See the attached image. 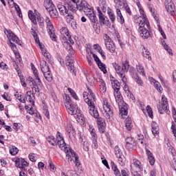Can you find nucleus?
Returning <instances> with one entry per match:
<instances>
[{"label": "nucleus", "mask_w": 176, "mask_h": 176, "mask_svg": "<svg viewBox=\"0 0 176 176\" xmlns=\"http://www.w3.org/2000/svg\"><path fill=\"white\" fill-rule=\"evenodd\" d=\"M56 145H58L59 148L66 153V160H67V162H72L73 160L76 167H79L80 166L79 157H78L74 150L68 147H65L64 138H61L60 135L57 137Z\"/></svg>", "instance_id": "nucleus-1"}, {"label": "nucleus", "mask_w": 176, "mask_h": 176, "mask_svg": "<svg viewBox=\"0 0 176 176\" xmlns=\"http://www.w3.org/2000/svg\"><path fill=\"white\" fill-rule=\"evenodd\" d=\"M135 24H138V32L143 39H148V38H151L152 32L151 31V25L149 24L148 19L138 17L135 19Z\"/></svg>", "instance_id": "nucleus-2"}, {"label": "nucleus", "mask_w": 176, "mask_h": 176, "mask_svg": "<svg viewBox=\"0 0 176 176\" xmlns=\"http://www.w3.org/2000/svg\"><path fill=\"white\" fill-rule=\"evenodd\" d=\"M113 67L116 71L118 75H119V76L121 78L123 83L126 85V83H127V78H126V75H124V74H126V72L129 71V68L130 67V65H129V62H124V63H122V67H120V65H119L116 63H113Z\"/></svg>", "instance_id": "nucleus-3"}, {"label": "nucleus", "mask_w": 176, "mask_h": 176, "mask_svg": "<svg viewBox=\"0 0 176 176\" xmlns=\"http://www.w3.org/2000/svg\"><path fill=\"white\" fill-rule=\"evenodd\" d=\"M89 95L87 92L83 93V97L85 98V101L86 104L88 105L89 108V112L91 115V116H93V118H95V119H98V116L100 115L98 114V111H97V109H96V106L94 105V102L87 97Z\"/></svg>", "instance_id": "nucleus-4"}, {"label": "nucleus", "mask_w": 176, "mask_h": 176, "mask_svg": "<svg viewBox=\"0 0 176 176\" xmlns=\"http://www.w3.org/2000/svg\"><path fill=\"white\" fill-rule=\"evenodd\" d=\"M111 86L113 89L114 94L113 96L115 97L116 102H120L122 100H123V97L122 96V94H120V82L118 81V80H116L113 77H112V79L111 80Z\"/></svg>", "instance_id": "nucleus-5"}, {"label": "nucleus", "mask_w": 176, "mask_h": 176, "mask_svg": "<svg viewBox=\"0 0 176 176\" xmlns=\"http://www.w3.org/2000/svg\"><path fill=\"white\" fill-rule=\"evenodd\" d=\"M7 37L10 41V46L12 50H14V48L16 49V44L13 43V42L21 46V41L11 30H7Z\"/></svg>", "instance_id": "nucleus-6"}, {"label": "nucleus", "mask_w": 176, "mask_h": 176, "mask_svg": "<svg viewBox=\"0 0 176 176\" xmlns=\"http://www.w3.org/2000/svg\"><path fill=\"white\" fill-rule=\"evenodd\" d=\"M158 112L163 115L164 112H166L167 115H170V111H168V101L164 95L162 96V103L157 105Z\"/></svg>", "instance_id": "nucleus-7"}, {"label": "nucleus", "mask_w": 176, "mask_h": 176, "mask_svg": "<svg viewBox=\"0 0 176 176\" xmlns=\"http://www.w3.org/2000/svg\"><path fill=\"white\" fill-rule=\"evenodd\" d=\"M103 101V115L107 119H111L113 116V112L111 110V104L108 102V99L104 98Z\"/></svg>", "instance_id": "nucleus-8"}, {"label": "nucleus", "mask_w": 176, "mask_h": 176, "mask_svg": "<svg viewBox=\"0 0 176 176\" xmlns=\"http://www.w3.org/2000/svg\"><path fill=\"white\" fill-rule=\"evenodd\" d=\"M103 38L104 41V44L107 50H109L110 53H115L116 50V47L115 46V43L113 42L112 39L108 34H104L103 35Z\"/></svg>", "instance_id": "nucleus-9"}, {"label": "nucleus", "mask_w": 176, "mask_h": 176, "mask_svg": "<svg viewBox=\"0 0 176 176\" xmlns=\"http://www.w3.org/2000/svg\"><path fill=\"white\" fill-rule=\"evenodd\" d=\"M76 8L78 10H83L85 13L91 12V8L89 7V3L86 1H81L80 2L76 3Z\"/></svg>", "instance_id": "nucleus-10"}, {"label": "nucleus", "mask_w": 176, "mask_h": 176, "mask_svg": "<svg viewBox=\"0 0 176 176\" xmlns=\"http://www.w3.org/2000/svg\"><path fill=\"white\" fill-rule=\"evenodd\" d=\"M165 8L172 16L175 14V5L173 3V0H165Z\"/></svg>", "instance_id": "nucleus-11"}, {"label": "nucleus", "mask_w": 176, "mask_h": 176, "mask_svg": "<svg viewBox=\"0 0 176 176\" xmlns=\"http://www.w3.org/2000/svg\"><path fill=\"white\" fill-rule=\"evenodd\" d=\"M89 130L92 137L91 140L93 141V146L95 149H97V148H98V144L97 143V134L96 133V129L89 128Z\"/></svg>", "instance_id": "nucleus-12"}, {"label": "nucleus", "mask_w": 176, "mask_h": 176, "mask_svg": "<svg viewBox=\"0 0 176 176\" xmlns=\"http://www.w3.org/2000/svg\"><path fill=\"white\" fill-rule=\"evenodd\" d=\"M15 166L19 168H24L25 167H28V162L23 158H17L15 161Z\"/></svg>", "instance_id": "nucleus-13"}, {"label": "nucleus", "mask_w": 176, "mask_h": 176, "mask_svg": "<svg viewBox=\"0 0 176 176\" xmlns=\"http://www.w3.org/2000/svg\"><path fill=\"white\" fill-rule=\"evenodd\" d=\"M65 108L69 115H76V113H78V109H76V106L72 104H66Z\"/></svg>", "instance_id": "nucleus-14"}, {"label": "nucleus", "mask_w": 176, "mask_h": 176, "mask_svg": "<svg viewBox=\"0 0 176 176\" xmlns=\"http://www.w3.org/2000/svg\"><path fill=\"white\" fill-rule=\"evenodd\" d=\"M65 5L68 13H76V7H75V4H74L72 1H69L66 3Z\"/></svg>", "instance_id": "nucleus-15"}, {"label": "nucleus", "mask_w": 176, "mask_h": 176, "mask_svg": "<svg viewBox=\"0 0 176 176\" xmlns=\"http://www.w3.org/2000/svg\"><path fill=\"white\" fill-rule=\"evenodd\" d=\"M57 8L61 16H65V14L68 13V10L67 9L66 4L63 5L61 3H59L58 4Z\"/></svg>", "instance_id": "nucleus-16"}, {"label": "nucleus", "mask_w": 176, "mask_h": 176, "mask_svg": "<svg viewBox=\"0 0 176 176\" xmlns=\"http://www.w3.org/2000/svg\"><path fill=\"white\" fill-rule=\"evenodd\" d=\"M66 41H67V45H69V50L68 53H69L71 55L74 54L75 52L74 51V49H72V46L71 45H74L75 42L74 40L71 38V35H69V38H65Z\"/></svg>", "instance_id": "nucleus-17"}, {"label": "nucleus", "mask_w": 176, "mask_h": 176, "mask_svg": "<svg viewBox=\"0 0 176 176\" xmlns=\"http://www.w3.org/2000/svg\"><path fill=\"white\" fill-rule=\"evenodd\" d=\"M98 82H99L100 86V91L102 94H105L107 93V87L105 85V82L102 79H98Z\"/></svg>", "instance_id": "nucleus-18"}, {"label": "nucleus", "mask_w": 176, "mask_h": 176, "mask_svg": "<svg viewBox=\"0 0 176 176\" xmlns=\"http://www.w3.org/2000/svg\"><path fill=\"white\" fill-rule=\"evenodd\" d=\"M40 67L43 74L50 71V69L49 68V65H47V63L45 60H41V62L40 63Z\"/></svg>", "instance_id": "nucleus-19"}, {"label": "nucleus", "mask_w": 176, "mask_h": 176, "mask_svg": "<svg viewBox=\"0 0 176 176\" xmlns=\"http://www.w3.org/2000/svg\"><path fill=\"white\" fill-rule=\"evenodd\" d=\"M146 153L151 166H153L155 164V157H153V154L148 149L146 150Z\"/></svg>", "instance_id": "nucleus-20"}, {"label": "nucleus", "mask_w": 176, "mask_h": 176, "mask_svg": "<svg viewBox=\"0 0 176 176\" xmlns=\"http://www.w3.org/2000/svg\"><path fill=\"white\" fill-rule=\"evenodd\" d=\"M98 16H99V21L101 24V25H104V24H106V21L107 20H108V18H107V16H105V15H104V14H102V12H101L100 10L98 11Z\"/></svg>", "instance_id": "nucleus-21"}, {"label": "nucleus", "mask_w": 176, "mask_h": 176, "mask_svg": "<svg viewBox=\"0 0 176 176\" xmlns=\"http://www.w3.org/2000/svg\"><path fill=\"white\" fill-rule=\"evenodd\" d=\"M44 7L45 8L47 11H49L51 9H53V8H54V4H53L52 0H45Z\"/></svg>", "instance_id": "nucleus-22"}, {"label": "nucleus", "mask_w": 176, "mask_h": 176, "mask_svg": "<svg viewBox=\"0 0 176 176\" xmlns=\"http://www.w3.org/2000/svg\"><path fill=\"white\" fill-rule=\"evenodd\" d=\"M127 104H125V105L120 107V115L122 116V118H124V116H127Z\"/></svg>", "instance_id": "nucleus-23"}, {"label": "nucleus", "mask_w": 176, "mask_h": 176, "mask_svg": "<svg viewBox=\"0 0 176 176\" xmlns=\"http://www.w3.org/2000/svg\"><path fill=\"white\" fill-rule=\"evenodd\" d=\"M152 133L153 135H157L159 134V126L157 123L153 122L151 123Z\"/></svg>", "instance_id": "nucleus-24"}, {"label": "nucleus", "mask_w": 176, "mask_h": 176, "mask_svg": "<svg viewBox=\"0 0 176 176\" xmlns=\"http://www.w3.org/2000/svg\"><path fill=\"white\" fill-rule=\"evenodd\" d=\"M50 14V16L52 17V19H57L58 17V12L56 9V7H54L51 10H48L47 11Z\"/></svg>", "instance_id": "nucleus-25"}, {"label": "nucleus", "mask_w": 176, "mask_h": 176, "mask_svg": "<svg viewBox=\"0 0 176 176\" xmlns=\"http://www.w3.org/2000/svg\"><path fill=\"white\" fill-rule=\"evenodd\" d=\"M45 23L47 24V28L48 31H52L53 29H54V27L53 26V23H52V21L50 20V18L48 16H46L45 19Z\"/></svg>", "instance_id": "nucleus-26"}, {"label": "nucleus", "mask_w": 176, "mask_h": 176, "mask_svg": "<svg viewBox=\"0 0 176 176\" xmlns=\"http://www.w3.org/2000/svg\"><path fill=\"white\" fill-rule=\"evenodd\" d=\"M133 162L131 167H135L137 171H140L141 170V166L140 165L141 162L135 158H133Z\"/></svg>", "instance_id": "nucleus-27"}, {"label": "nucleus", "mask_w": 176, "mask_h": 176, "mask_svg": "<svg viewBox=\"0 0 176 176\" xmlns=\"http://www.w3.org/2000/svg\"><path fill=\"white\" fill-rule=\"evenodd\" d=\"M60 32L61 34V35H63V38H69V31L68 30V28L64 27L62 28L60 30Z\"/></svg>", "instance_id": "nucleus-28"}, {"label": "nucleus", "mask_w": 176, "mask_h": 176, "mask_svg": "<svg viewBox=\"0 0 176 176\" xmlns=\"http://www.w3.org/2000/svg\"><path fill=\"white\" fill-rule=\"evenodd\" d=\"M117 19L120 24H123L124 23V18H123V15H122V12H120V9L116 10Z\"/></svg>", "instance_id": "nucleus-29"}, {"label": "nucleus", "mask_w": 176, "mask_h": 176, "mask_svg": "<svg viewBox=\"0 0 176 176\" xmlns=\"http://www.w3.org/2000/svg\"><path fill=\"white\" fill-rule=\"evenodd\" d=\"M36 21L41 30H44L45 28V19L42 16H38Z\"/></svg>", "instance_id": "nucleus-30"}, {"label": "nucleus", "mask_w": 176, "mask_h": 176, "mask_svg": "<svg viewBox=\"0 0 176 176\" xmlns=\"http://www.w3.org/2000/svg\"><path fill=\"white\" fill-rule=\"evenodd\" d=\"M25 98L27 101H29L30 104H32L34 105V95H31V91H27L25 94Z\"/></svg>", "instance_id": "nucleus-31"}, {"label": "nucleus", "mask_w": 176, "mask_h": 176, "mask_svg": "<svg viewBox=\"0 0 176 176\" xmlns=\"http://www.w3.org/2000/svg\"><path fill=\"white\" fill-rule=\"evenodd\" d=\"M47 141H48V142L53 146H56L57 145V139H56L54 136H49L47 138Z\"/></svg>", "instance_id": "nucleus-32"}, {"label": "nucleus", "mask_w": 176, "mask_h": 176, "mask_svg": "<svg viewBox=\"0 0 176 176\" xmlns=\"http://www.w3.org/2000/svg\"><path fill=\"white\" fill-rule=\"evenodd\" d=\"M43 74L46 80H47V82H52L53 80V76L52 75L50 70H49L48 72H45Z\"/></svg>", "instance_id": "nucleus-33"}, {"label": "nucleus", "mask_w": 176, "mask_h": 176, "mask_svg": "<svg viewBox=\"0 0 176 176\" xmlns=\"http://www.w3.org/2000/svg\"><path fill=\"white\" fill-rule=\"evenodd\" d=\"M88 13H89V14H87L89 16V19L90 21H91V23H96L97 21V16H96V14L93 12V10H91V11L90 12H88Z\"/></svg>", "instance_id": "nucleus-34"}, {"label": "nucleus", "mask_w": 176, "mask_h": 176, "mask_svg": "<svg viewBox=\"0 0 176 176\" xmlns=\"http://www.w3.org/2000/svg\"><path fill=\"white\" fill-rule=\"evenodd\" d=\"M125 127L128 130V131H130L131 130V118H127L125 120Z\"/></svg>", "instance_id": "nucleus-35"}, {"label": "nucleus", "mask_w": 176, "mask_h": 176, "mask_svg": "<svg viewBox=\"0 0 176 176\" xmlns=\"http://www.w3.org/2000/svg\"><path fill=\"white\" fill-rule=\"evenodd\" d=\"M76 12H67L66 14H67L66 16V19L67 20V23H71V21H72V20H74V17H75V14Z\"/></svg>", "instance_id": "nucleus-36"}, {"label": "nucleus", "mask_w": 176, "mask_h": 176, "mask_svg": "<svg viewBox=\"0 0 176 176\" xmlns=\"http://www.w3.org/2000/svg\"><path fill=\"white\" fill-rule=\"evenodd\" d=\"M136 69L138 72H139V74L142 75V76H145V70L144 69V67H142V65H136Z\"/></svg>", "instance_id": "nucleus-37"}, {"label": "nucleus", "mask_w": 176, "mask_h": 176, "mask_svg": "<svg viewBox=\"0 0 176 176\" xmlns=\"http://www.w3.org/2000/svg\"><path fill=\"white\" fill-rule=\"evenodd\" d=\"M28 16H29V19L31 20V21L33 23V24H34L36 25V24H37V21H36L37 19L35 17V15H34L32 14V11L28 12Z\"/></svg>", "instance_id": "nucleus-38"}, {"label": "nucleus", "mask_w": 176, "mask_h": 176, "mask_svg": "<svg viewBox=\"0 0 176 176\" xmlns=\"http://www.w3.org/2000/svg\"><path fill=\"white\" fill-rule=\"evenodd\" d=\"M118 159V163L120 166H124L126 164V158L124 157V155H120L119 157H117Z\"/></svg>", "instance_id": "nucleus-39"}, {"label": "nucleus", "mask_w": 176, "mask_h": 176, "mask_svg": "<svg viewBox=\"0 0 176 176\" xmlns=\"http://www.w3.org/2000/svg\"><path fill=\"white\" fill-rule=\"evenodd\" d=\"M99 5L103 10H106L107 8H108L106 0H99Z\"/></svg>", "instance_id": "nucleus-40"}, {"label": "nucleus", "mask_w": 176, "mask_h": 176, "mask_svg": "<svg viewBox=\"0 0 176 176\" xmlns=\"http://www.w3.org/2000/svg\"><path fill=\"white\" fill-rule=\"evenodd\" d=\"M114 152L116 157H118L119 156L123 155V153H122V150L119 148L118 146H116L114 148Z\"/></svg>", "instance_id": "nucleus-41"}, {"label": "nucleus", "mask_w": 176, "mask_h": 176, "mask_svg": "<svg viewBox=\"0 0 176 176\" xmlns=\"http://www.w3.org/2000/svg\"><path fill=\"white\" fill-rule=\"evenodd\" d=\"M10 155H12V156L17 155V153H19V148L12 146L11 148H10Z\"/></svg>", "instance_id": "nucleus-42"}, {"label": "nucleus", "mask_w": 176, "mask_h": 176, "mask_svg": "<svg viewBox=\"0 0 176 176\" xmlns=\"http://www.w3.org/2000/svg\"><path fill=\"white\" fill-rule=\"evenodd\" d=\"M27 82L30 85V87H32V86H36V82H35V80L32 77H29Z\"/></svg>", "instance_id": "nucleus-43"}, {"label": "nucleus", "mask_w": 176, "mask_h": 176, "mask_svg": "<svg viewBox=\"0 0 176 176\" xmlns=\"http://www.w3.org/2000/svg\"><path fill=\"white\" fill-rule=\"evenodd\" d=\"M146 109L149 118H151V119H153V111H152V108L148 105Z\"/></svg>", "instance_id": "nucleus-44"}, {"label": "nucleus", "mask_w": 176, "mask_h": 176, "mask_svg": "<svg viewBox=\"0 0 176 176\" xmlns=\"http://www.w3.org/2000/svg\"><path fill=\"white\" fill-rule=\"evenodd\" d=\"M48 32L52 41H56V38H57V36H56V32H54V29H52V30H48Z\"/></svg>", "instance_id": "nucleus-45"}, {"label": "nucleus", "mask_w": 176, "mask_h": 176, "mask_svg": "<svg viewBox=\"0 0 176 176\" xmlns=\"http://www.w3.org/2000/svg\"><path fill=\"white\" fill-rule=\"evenodd\" d=\"M98 67L102 69V71L104 73V74H107V69H105V65H104V63H101V60L99 61L98 63Z\"/></svg>", "instance_id": "nucleus-46"}, {"label": "nucleus", "mask_w": 176, "mask_h": 176, "mask_svg": "<svg viewBox=\"0 0 176 176\" xmlns=\"http://www.w3.org/2000/svg\"><path fill=\"white\" fill-rule=\"evenodd\" d=\"M109 17L111 21V23H115V20H116V17L115 16V14L112 12H108Z\"/></svg>", "instance_id": "nucleus-47"}, {"label": "nucleus", "mask_w": 176, "mask_h": 176, "mask_svg": "<svg viewBox=\"0 0 176 176\" xmlns=\"http://www.w3.org/2000/svg\"><path fill=\"white\" fill-rule=\"evenodd\" d=\"M154 86L159 93H162V86H160V83L159 82L155 81Z\"/></svg>", "instance_id": "nucleus-48"}, {"label": "nucleus", "mask_w": 176, "mask_h": 176, "mask_svg": "<svg viewBox=\"0 0 176 176\" xmlns=\"http://www.w3.org/2000/svg\"><path fill=\"white\" fill-rule=\"evenodd\" d=\"M112 168L114 171V174L116 176H122V175L120 174V171L119 170V169H118V166H113Z\"/></svg>", "instance_id": "nucleus-49"}, {"label": "nucleus", "mask_w": 176, "mask_h": 176, "mask_svg": "<svg viewBox=\"0 0 176 176\" xmlns=\"http://www.w3.org/2000/svg\"><path fill=\"white\" fill-rule=\"evenodd\" d=\"M68 91H69L72 97H73V98H74V100H78V97L76 96V94L75 93V91H74V89H71V88H68Z\"/></svg>", "instance_id": "nucleus-50"}, {"label": "nucleus", "mask_w": 176, "mask_h": 176, "mask_svg": "<svg viewBox=\"0 0 176 176\" xmlns=\"http://www.w3.org/2000/svg\"><path fill=\"white\" fill-rule=\"evenodd\" d=\"M135 145V143H126V148L128 151L133 150V148H134V146Z\"/></svg>", "instance_id": "nucleus-51"}, {"label": "nucleus", "mask_w": 176, "mask_h": 176, "mask_svg": "<svg viewBox=\"0 0 176 176\" xmlns=\"http://www.w3.org/2000/svg\"><path fill=\"white\" fill-rule=\"evenodd\" d=\"M67 64L68 65V70L72 72H75V67L74 66V65H72L71 62H68Z\"/></svg>", "instance_id": "nucleus-52"}, {"label": "nucleus", "mask_w": 176, "mask_h": 176, "mask_svg": "<svg viewBox=\"0 0 176 176\" xmlns=\"http://www.w3.org/2000/svg\"><path fill=\"white\" fill-rule=\"evenodd\" d=\"M93 28L96 34H100V26L97 23H94Z\"/></svg>", "instance_id": "nucleus-53"}, {"label": "nucleus", "mask_w": 176, "mask_h": 176, "mask_svg": "<svg viewBox=\"0 0 176 176\" xmlns=\"http://www.w3.org/2000/svg\"><path fill=\"white\" fill-rule=\"evenodd\" d=\"M49 167L50 168V171H52L53 173L56 171V166H54V164H53L52 161H49Z\"/></svg>", "instance_id": "nucleus-54"}, {"label": "nucleus", "mask_w": 176, "mask_h": 176, "mask_svg": "<svg viewBox=\"0 0 176 176\" xmlns=\"http://www.w3.org/2000/svg\"><path fill=\"white\" fill-rule=\"evenodd\" d=\"M92 53H90L89 56H87V62L89 65H93V58H91Z\"/></svg>", "instance_id": "nucleus-55"}, {"label": "nucleus", "mask_w": 176, "mask_h": 176, "mask_svg": "<svg viewBox=\"0 0 176 176\" xmlns=\"http://www.w3.org/2000/svg\"><path fill=\"white\" fill-rule=\"evenodd\" d=\"M126 144H135V141L132 137H129L126 138Z\"/></svg>", "instance_id": "nucleus-56"}, {"label": "nucleus", "mask_w": 176, "mask_h": 176, "mask_svg": "<svg viewBox=\"0 0 176 176\" xmlns=\"http://www.w3.org/2000/svg\"><path fill=\"white\" fill-rule=\"evenodd\" d=\"M88 89V92H89V96H91L92 99L94 100V101H96V95H94V93H93V91L89 89V88H87Z\"/></svg>", "instance_id": "nucleus-57"}, {"label": "nucleus", "mask_w": 176, "mask_h": 176, "mask_svg": "<svg viewBox=\"0 0 176 176\" xmlns=\"http://www.w3.org/2000/svg\"><path fill=\"white\" fill-rule=\"evenodd\" d=\"M20 127H21V124L20 123H14L13 129L16 131H19L20 130Z\"/></svg>", "instance_id": "nucleus-58"}, {"label": "nucleus", "mask_w": 176, "mask_h": 176, "mask_svg": "<svg viewBox=\"0 0 176 176\" xmlns=\"http://www.w3.org/2000/svg\"><path fill=\"white\" fill-rule=\"evenodd\" d=\"M33 74H34L36 79H37L38 83H39V85H40V83H41V78H39V76L38 75V70H34L33 71Z\"/></svg>", "instance_id": "nucleus-59"}, {"label": "nucleus", "mask_w": 176, "mask_h": 176, "mask_svg": "<svg viewBox=\"0 0 176 176\" xmlns=\"http://www.w3.org/2000/svg\"><path fill=\"white\" fill-rule=\"evenodd\" d=\"M67 173L68 176H78V174H76V172H75L73 170H69Z\"/></svg>", "instance_id": "nucleus-60"}, {"label": "nucleus", "mask_w": 176, "mask_h": 176, "mask_svg": "<svg viewBox=\"0 0 176 176\" xmlns=\"http://www.w3.org/2000/svg\"><path fill=\"white\" fill-rule=\"evenodd\" d=\"M68 104V105L72 104L71 98L68 96H66L65 102V107Z\"/></svg>", "instance_id": "nucleus-61"}, {"label": "nucleus", "mask_w": 176, "mask_h": 176, "mask_svg": "<svg viewBox=\"0 0 176 176\" xmlns=\"http://www.w3.org/2000/svg\"><path fill=\"white\" fill-rule=\"evenodd\" d=\"M29 159L30 162H36V157H35V154H30Z\"/></svg>", "instance_id": "nucleus-62"}, {"label": "nucleus", "mask_w": 176, "mask_h": 176, "mask_svg": "<svg viewBox=\"0 0 176 176\" xmlns=\"http://www.w3.org/2000/svg\"><path fill=\"white\" fill-rule=\"evenodd\" d=\"M98 130L100 131V133H105V126H104V124H101L98 126Z\"/></svg>", "instance_id": "nucleus-63"}, {"label": "nucleus", "mask_w": 176, "mask_h": 176, "mask_svg": "<svg viewBox=\"0 0 176 176\" xmlns=\"http://www.w3.org/2000/svg\"><path fill=\"white\" fill-rule=\"evenodd\" d=\"M135 80L136 83H138V85H139V86H142L144 82H142V80H141V78L140 77H137L136 78H135Z\"/></svg>", "instance_id": "nucleus-64"}]
</instances>
